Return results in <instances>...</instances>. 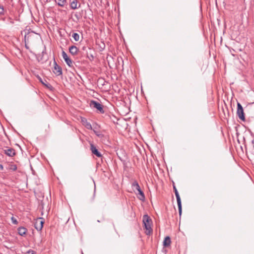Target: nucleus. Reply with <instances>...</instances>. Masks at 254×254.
I'll use <instances>...</instances> for the list:
<instances>
[{"mask_svg": "<svg viewBox=\"0 0 254 254\" xmlns=\"http://www.w3.org/2000/svg\"><path fill=\"white\" fill-rule=\"evenodd\" d=\"M173 190L175 192V195H176V199H177L179 214H180V215H181L182 214V212L181 199V197L180 196L179 193V192L177 190V189L175 185H173Z\"/></svg>", "mask_w": 254, "mask_h": 254, "instance_id": "nucleus-2", "label": "nucleus"}, {"mask_svg": "<svg viewBox=\"0 0 254 254\" xmlns=\"http://www.w3.org/2000/svg\"><path fill=\"white\" fill-rule=\"evenodd\" d=\"M27 229L24 228V227H19L18 229V234L20 235V236H23L24 235H25L26 232H27Z\"/></svg>", "mask_w": 254, "mask_h": 254, "instance_id": "nucleus-16", "label": "nucleus"}, {"mask_svg": "<svg viewBox=\"0 0 254 254\" xmlns=\"http://www.w3.org/2000/svg\"><path fill=\"white\" fill-rule=\"evenodd\" d=\"M105 45L104 43H102V45L100 46V48L101 49V51L105 49Z\"/></svg>", "mask_w": 254, "mask_h": 254, "instance_id": "nucleus-24", "label": "nucleus"}, {"mask_svg": "<svg viewBox=\"0 0 254 254\" xmlns=\"http://www.w3.org/2000/svg\"><path fill=\"white\" fill-rule=\"evenodd\" d=\"M237 114L240 119L243 121L245 120V114L244 113L243 107L239 102L237 103Z\"/></svg>", "mask_w": 254, "mask_h": 254, "instance_id": "nucleus-5", "label": "nucleus"}, {"mask_svg": "<svg viewBox=\"0 0 254 254\" xmlns=\"http://www.w3.org/2000/svg\"><path fill=\"white\" fill-rule=\"evenodd\" d=\"M30 252V251H29L27 252V253L29 254Z\"/></svg>", "mask_w": 254, "mask_h": 254, "instance_id": "nucleus-29", "label": "nucleus"}, {"mask_svg": "<svg viewBox=\"0 0 254 254\" xmlns=\"http://www.w3.org/2000/svg\"><path fill=\"white\" fill-rule=\"evenodd\" d=\"M40 81H41V82L44 84V85H45L46 86H47L46 84H45L42 80V79L40 77Z\"/></svg>", "mask_w": 254, "mask_h": 254, "instance_id": "nucleus-27", "label": "nucleus"}, {"mask_svg": "<svg viewBox=\"0 0 254 254\" xmlns=\"http://www.w3.org/2000/svg\"><path fill=\"white\" fill-rule=\"evenodd\" d=\"M171 241L169 236H167L165 238L164 240L163 241V245L165 247H168L170 246L171 244Z\"/></svg>", "mask_w": 254, "mask_h": 254, "instance_id": "nucleus-14", "label": "nucleus"}, {"mask_svg": "<svg viewBox=\"0 0 254 254\" xmlns=\"http://www.w3.org/2000/svg\"><path fill=\"white\" fill-rule=\"evenodd\" d=\"M95 134L99 137H102L103 136V134L100 133L99 131H97L94 129L93 130Z\"/></svg>", "mask_w": 254, "mask_h": 254, "instance_id": "nucleus-20", "label": "nucleus"}, {"mask_svg": "<svg viewBox=\"0 0 254 254\" xmlns=\"http://www.w3.org/2000/svg\"><path fill=\"white\" fill-rule=\"evenodd\" d=\"M77 0H70V7L72 9H75L77 8Z\"/></svg>", "mask_w": 254, "mask_h": 254, "instance_id": "nucleus-13", "label": "nucleus"}, {"mask_svg": "<svg viewBox=\"0 0 254 254\" xmlns=\"http://www.w3.org/2000/svg\"><path fill=\"white\" fill-rule=\"evenodd\" d=\"M3 169V167L2 164H0V170H2Z\"/></svg>", "mask_w": 254, "mask_h": 254, "instance_id": "nucleus-26", "label": "nucleus"}, {"mask_svg": "<svg viewBox=\"0 0 254 254\" xmlns=\"http://www.w3.org/2000/svg\"><path fill=\"white\" fill-rule=\"evenodd\" d=\"M9 169L13 171H16L17 170V166L14 164H10L9 165Z\"/></svg>", "mask_w": 254, "mask_h": 254, "instance_id": "nucleus-19", "label": "nucleus"}, {"mask_svg": "<svg viewBox=\"0 0 254 254\" xmlns=\"http://www.w3.org/2000/svg\"><path fill=\"white\" fill-rule=\"evenodd\" d=\"M72 37H73L74 40L76 42H77L79 40L80 36H79V35L77 33H73L72 35Z\"/></svg>", "mask_w": 254, "mask_h": 254, "instance_id": "nucleus-18", "label": "nucleus"}, {"mask_svg": "<svg viewBox=\"0 0 254 254\" xmlns=\"http://www.w3.org/2000/svg\"><path fill=\"white\" fill-rule=\"evenodd\" d=\"M142 221L145 229V233L147 235H149L152 233V221L150 217L146 214L143 215Z\"/></svg>", "mask_w": 254, "mask_h": 254, "instance_id": "nucleus-1", "label": "nucleus"}, {"mask_svg": "<svg viewBox=\"0 0 254 254\" xmlns=\"http://www.w3.org/2000/svg\"><path fill=\"white\" fill-rule=\"evenodd\" d=\"M137 194L139 195V196H138V199H140V200H144L145 195L143 192L141 190V189H139V190H137Z\"/></svg>", "mask_w": 254, "mask_h": 254, "instance_id": "nucleus-15", "label": "nucleus"}, {"mask_svg": "<svg viewBox=\"0 0 254 254\" xmlns=\"http://www.w3.org/2000/svg\"><path fill=\"white\" fill-rule=\"evenodd\" d=\"M78 51V49L75 46H71L69 48V53L73 56L77 55Z\"/></svg>", "mask_w": 254, "mask_h": 254, "instance_id": "nucleus-11", "label": "nucleus"}, {"mask_svg": "<svg viewBox=\"0 0 254 254\" xmlns=\"http://www.w3.org/2000/svg\"><path fill=\"white\" fill-rule=\"evenodd\" d=\"M62 55L64 59L65 62L66 63V64L69 67L71 68L74 67V63L73 62V61L67 56L66 53L64 51H63L62 52Z\"/></svg>", "mask_w": 254, "mask_h": 254, "instance_id": "nucleus-4", "label": "nucleus"}, {"mask_svg": "<svg viewBox=\"0 0 254 254\" xmlns=\"http://www.w3.org/2000/svg\"><path fill=\"white\" fill-rule=\"evenodd\" d=\"M4 8L3 6L0 4V15H4Z\"/></svg>", "mask_w": 254, "mask_h": 254, "instance_id": "nucleus-21", "label": "nucleus"}, {"mask_svg": "<svg viewBox=\"0 0 254 254\" xmlns=\"http://www.w3.org/2000/svg\"><path fill=\"white\" fill-rule=\"evenodd\" d=\"M27 36L25 35V42L26 43V40ZM25 47L27 49H29V47L27 45V44L25 43Z\"/></svg>", "mask_w": 254, "mask_h": 254, "instance_id": "nucleus-25", "label": "nucleus"}, {"mask_svg": "<svg viewBox=\"0 0 254 254\" xmlns=\"http://www.w3.org/2000/svg\"><path fill=\"white\" fill-rule=\"evenodd\" d=\"M131 187H132V189L133 190L134 192H135V190L137 191V190H139V189H140V188L139 187L138 183L136 181H134L132 183V184L131 185Z\"/></svg>", "mask_w": 254, "mask_h": 254, "instance_id": "nucleus-12", "label": "nucleus"}, {"mask_svg": "<svg viewBox=\"0 0 254 254\" xmlns=\"http://www.w3.org/2000/svg\"><path fill=\"white\" fill-rule=\"evenodd\" d=\"M81 123L82 124L88 129H92V127L91 124L88 122L85 118H81Z\"/></svg>", "mask_w": 254, "mask_h": 254, "instance_id": "nucleus-9", "label": "nucleus"}, {"mask_svg": "<svg viewBox=\"0 0 254 254\" xmlns=\"http://www.w3.org/2000/svg\"><path fill=\"white\" fill-rule=\"evenodd\" d=\"M11 220H12V223L13 224H17V223H18V222L16 220V219L14 217H11Z\"/></svg>", "mask_w": 254, "mask_h": 254, "instance_id": "nucleus-23", "label": "nucleus"}, {"mask_svg": "<svg viewBox=\"0 0 254 254\" xmlns=\"http://www.w3.org/2000/svg\"><path fill=\"white\" fill-rule=\"evenodd\" d=\"M90 106L91 107L96 108L99 112L101 114L104 113V110L103 109V106L100 103L97 101L94 100H91L90 102Z\"/></svg>", "mask_w": 254, "mask_h": 254, "instance_id": "nucleus-3", "label": "nucleus"}, {"mask_svg": "<svg viewBox=\"0 0 254 254\" xmlns=\"http://www.w3.org/2000/svg\"><path fill=\"white\" fill-rule=\"evenodd\" d=\"M58 5L64 7L66 3V1L65 0H55Z\"/></svg>", "mask_w": 254, "mask_h": 254, "instance_id": "nucleus-17", "label": "nucleus"}, {"mask_svg": "<svg viewBox=\"0 0 254 254\" xmlns=\"http://www.w3.org/2000/svg\"><path fill=\"white\" fill-rule=\"evenodd\" d=\"M252 144H253V147L254 148V139L252 140Z\"/></svg>", "mask_w": 254, "mask_h": 254, "instance_id": "nucleus-28", "label": "nucleus"}, {"mask_svg": "<svg viewBox=\"0 0 254 254\" xmlns=\"http://www.w3.org/2000/svg\"><path fill=\"white\" fill-rule=\"evenodd\" d=\"M90 150L94 155H96L98 157H102V154L98 151V150L96 148V146L93 144L90 143Z\"/></svg>", "mask_w": 254, "mask_h": 254, "instance_id": "nucleus-7", "label": "nucleus"}, {"mask_svg": "<svg viewBox=\"0 0 254 254\" xmlns=\"http://www.w3.org/2000/svg\"><path fill=\"white\" fill-rule=\"evenodd\" d=\"M4 153L9 157H13L15 155V151L14 149L6 147L3 150Z\"/></svg>", "mask_w": 254, "mask_h": 254, "instance_id": "nucleus-8", "label": "nucleus"}, {"mask_svg": "<svg viewBox=\"0 0 254 254\" xmlns=\"http://www.w3.org/2000/svg\"><path fill=\"white\" fill-rule=\"evenodd\" d=\"M54 72L57 74V75H62V69L61 66H60L56 61H54Z\"/></svg>", "mask_w": 254, "mask_h": 254, "instance_id": "nucleus-10", "label": "nucleus"}, {"mask_svg": "<svg viewBox=\"0 0 254 254\" xmlns=\"http://www.w3.org/2000/svg\"><path fill=\"white\" fill-rule=\"evenodd\" d=\"M87 58L89 59L90 61H92L94 60V57L93 55L90 54V55H87Z\"/></svg>", "mask_w": 254, "mask_h": 254, "instance_id": "nucleus-22", "label": "nucleus"}, {"mask_svg": "<svg viewBox=\"0 0 254 254\" xmlns=\"http://www.w3.org/2000/svg\"><path fill=\"white\" fill-rule=\"evenodd\" d=\"M44 221L42 218H38L35 220L34 227L38 231H41L43 227Z\"/></svg>", "mask_w": 254, "mask_h": 254, "instance_id": "nucleus-6", "label": "nucleus"}]
</instances>
